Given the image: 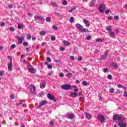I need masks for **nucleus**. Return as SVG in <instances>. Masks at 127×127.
<instances>
[{"label":"nucleus","mask_w":127,"mask_h":127,"mask_svg":"<svg viewBox=\"0 0 127 127\" xmlns=\"http://www.w3.org/2000/svg\"><path fill=\"white\" fill-rule=\"evenodd\" d=\"M76 27L78 29L80 32H82L84 33L85 32H89V30L83 27V26L81 25V24L77 23L75 25Z\"/></svg>","instance_id":"f257e3e1"},{"label":"nucleus","mask_w":127,"mask_h":127,"mask_svg":"<svg viewBox=\"0 0 127 127\" xmlns=\"http://www.w3.org/2000/svg\"><path fill=\"white\" fill-rule=\"evenodd\" d=\"M61 88L63 90H72V86L69 84H64L61 86Z\"/></svg>","instance_id":"f03ea898"},{"label":"nucleus","mask_w":127,"mask_h":127,"mask_svg":"<svg viewBox=\"0 0 127 127\" xmlns=\"http://www.w3.org/2000/svg\"><path fill=\"white\" fill-rule=\"evenodd\" d=\"M106 5L105 4H101L99 7V10L100 12H101V13H103L105 12V10L106 9Z\"/></svg>","instance_id":"7ed1b4c3"},{"label":"nucleus","mask_w":127,"mask_h":127,"mask_svg":"<svg viewBox=\"0 0 127 127\" xmlns=\"http://www.w3.org/2000/svg\"><path fill=\"white\" fill-rule=\"evenodd\" d=\"M47 97L49 100H51V101H54V102H57V100H56V98H55L54 96L49 93L48 94Z\"/></svg>","instance_id":"20e7f679"},{"label":"nucleus","mask_w":127,"mask_h":127,"mask_svg":"<svg viewBox=\"0 0 127 127\" xmlns=\"http://www.w3.org/2000/svg\"><path fill=\"white\" fill-rule=\"evenodd\" d=\"M15 38L17 39V40L19 42V44H22V41L24 40V37H19V36H16Z\"/></svg>","instance_id":"39448f33"},{"label":"nucleus","mask_w":127,"mask_h":127,"mask_svg":"<svg viewBox=\"0 0 127 127\" xmlns=\"http://www.w3.org/2000/svg\"><path fill=\"white\" fill-rule=\"evenodd\" d=\"M113 121H121V115L119 114L114 115L113 117Z\"/></svg>","instance_id":"423d86ee"},{"label":"nucleus","mask_w":127,"mask_h":127,"mask_svg":"<svg viewBox=\"0 0 127 127\" xmlns=\"http://www.w3.org/2000/svg\"><path fill=\"white\" fill-rule=\"evenodd\" d=\"M29 89L32 94H35V90H36V88L34 85L31 84V87H29Z\"/></svg>","instance_id":"0eeeda50"},{"label":"nucleus","mask_w":127,"mask_h":127,"mask_svg":"<svg viewBox=\"0 0 127 127\" xmlns=\"http://www.w3.org/2000/svg\"><path fill=\"white\" fill-rule=\"evenodd\" d=\"M97 119L101 123H105V117L103 115H98Z\"/></svg>","instance_id":"6e6552de"},{"label":"nucleus","mask_w":127,"mask_h":127,"mask_svg":"<svg viewBox=\"0 0 127 127\" xmlns=\"http://www.w3.org/2000/svg\"><path fill=\"white\" fill-rule=\"evenodd\" d=\"M27 69H28L29 72L32 74H35V73H36L35 69L30 68V66L29 65H27Z\"/></svg>","instance_id":"1a4fd4ad"},{"label":"nucleus","mask_w":127,"mask_h":127,"mask_svg":"<svg viewBox=\"0 0 127 127\" xmlns=\"http://www.w3.org/2000/svg\"><path fill=\"white\" fill-rule=\"evenodd\" d=\"M108 53H109V51H105L104 54L102 56H101V57H100V59H101V60L106 59V58H107V57H108Z\"/></svg>","instance_id":"9d476101"},{"label":"nucleus","mask_w":127,"mask_h":127,"mask_svg":"<svg viewBox=\"0 0 127 127\" xmlns=\"http://www.w3.org/2000/svg\"><path fill=\"white\" fill-rule=\"evenodd\" d=\"M8 71H12V61L10 60V63L7 64Z\"/></svg>","instance_id":"9b49d317"},{"label":"nucleus","mask_w":127,"mask_h":127,"mask_svg":"<svg viewBox=\"0 0 127 127\" xmlns=\"http://www.w3.org/2000/svg\"><path fill=\"white\" fill-rule=\"evenodd\" d=\"M34 18L38 20H41V21H43L44 20V18L41 16L36 15L34 16Z\"/></svg>","instance_id":"f8f14e48"},{"label":"nucleus","mask_w":127,"mask_h":127,"mask_svg":"<svg viewBox=\"0 0 127 127\" xmlns=\"http://www.w3.org/2000/svg\"><path fill=\"white\" fill-rule=\"evenodd\" d=\"M83 22H84V23L85 24V26H86L87 27L91 25L89 20H86L85 19H84L83 20Z\"/></svg>","instance_id":"ddd939ff"},{"label":"nucleus","mask_w":127,"mask_h":127,"mask_svg":"<svg viewBox=\"0 0 127 127\" xmlns=\"http://www.w3.org/2000/svg\"><path fill=\"white\" fill-rule=\"evenodd\" d=\"M48 103V102L46 100L42 101L39 104V108H41V107H42V106H44V105H46V104H47Z\"/></svg>","instance_id":"4468645a"},{"label":"nucleus","mask_w":127,"mask_h":127,"mask_svg":"<svg viewBox=\"0 0 127 127\" xmlns=\"http://www.w3.org/2000/svg\"><path fill=\"white\" fill-rule=\"evenodd\" d=\"M118 126L120 127H127V124L124 123L123 121H121L118 123Z\"/></svg>","instance_id":"2eb2a0df"},{"label":"nucleus","mask_w":127,"mask_h":127,"mask_svg":"<svg viewBox=\"0 0 127 127\" xmlns=\"http://www.w3.org/2000/svg\"><path fill=\"white\" fill-rule=\"evenodd\" d=\"M78 96H79L78 93H77L76 92L70 93V97H72V98H76V97H78Z\"/></svg>","instance_id":"dca6fc26"},{"label":"nucleus","mask_w":127,"mask_h":127,"mask_svg":"<svg viewBox=\"0 0 127 127\" xmlns=\"http://www.w3.org/2000/svg\"><path fill=\"white\" fill-rule=\"evenodd\" d=\"M74 118H75L74 114H70L67 115V119H69V120H73Z\"/></svg>","instance_id":"f3484780"},{"label":"nucleus","mask_w":127,"mask_h":127,"mask_svg":"<svg viewBox=\"0 0 127 127\" xmlns=\"http://www.w3.org/2000/svg\"><path fill=\"white\" fill-rule=\"evenodd\" d=\"M109 33L110 37H112V38H116V34H115L114 32L111 31Z\"/></svg>","instance_id":"a211bd4d"},{"label":"nucleus","mask_w":127,"mask_h":127,"mask_svg":"<svg viewBox=\"0 0 127 127\" xmlns=\"http://www.w3.org/2000/svg\"><path fill=\"white\" fill-rule=\"evenodd\" d=\"M46 86V83H45V82H43L40 83V88H41V89H44Z\"/></svg>","instance_id":"6ab92c4d"},{"label":"nucleus","mask_w":127,"mask_h":127,"mask_svg":"<svg viewBox=\"0 0 127 127\" xmlns=\"http://www.w3.org/2000/svg\"><path fill=\"white\" fill-rule=\"evenodd\" d=\"M86 117L88 120H91L92 119V115L88 113H85Z\"/></svg>","instance_id":"aec40b11"},{"label":"nucleus","mask_w":127,"mask_h":127,"mask_svg":"<svg viewBox=\"0 0 127 127\" xmlns=\"http://www.w3.org/2000/svg\"><path fill=\"white\" fill-rule=\"evenodd\" d=\"M111 66L112 67H113L114 69H119V66L114 63L111 64Z\"/></svg>","instance_id":"412c9836"},{"label":"nucleus","mask_w":127,"mask_h":127,"mask_svg":"<svg viewBox=\"0 0 127 127\" xmlns=\"http://www.w3.org/2000/svg\"><path fill=\"white\" fill-rule=\"evenodd\" d=\"M25 100H20L19 101V103L16 104V106H20V105H22V104H25Z\"/></svg>","instance_id":"4be33fe9"},{"label":"nucleus","mask_w":127,"mask_h":127,"mask_svg":"<svg viewBox=\"0 0 127 127\" xmlns=\"http://www.w3.org/2000/svg\"><path fill=\"white\" fill-rule=\"evenodd\" d=\"M24 27H25V25L20 24L19 23L18 24V29H21L22 28H24Z\"/></svg>","instance_id":"5701e85b"},{"label":"nucleus","mask_w":127,"mask_h":127,"mask_svg":"<svg viewBox=\"0 0 127 127\" xmlns=\"http://www.w3.org/2000/svg\"><path fill=\"white\" fill-rule=\"evenodd\" d=\"M112 28H113V27H112L111 26H107L106 27V30H107L109 33L111 32H112Z\"/></svg>","instance_id":"b1692460"},{"label":"nucleus","mask_w":127,"mask_h":127,"mask_svg":"<svg viewBox=\"0 0 127 127\" xmlns=\"http://www.w3.org/2000/svg\"><path fill=\"white\" fill-rule=\"evenodd\" d=\"M95 3H96V1L95 0H92L89 4V6H93Z\"/></svg>","instance_id":"393cba45"},{"label":"nucleus","mask_w":127,"mask_h":127,"mask_svg":"<svg viewBox=\"0 0 127 127\" xmlns=\"http://www.w3.org/2000/svg\"><path fill=\"white\" fill-rule=\"evenodd\" d=\"M64 44L66 46H69V45L70 44H71L70 43V42H68V41H64Z\"/></svg>","instance_id":"a878e982"},{"label":"nucleus","mask_w":127,"mask_h":127,"mask_svg":"<svg viewBox=\"0 0 127 127\" xmlns=\"http://www.w3.org/2000/svg\"><path fill=\"white\" fill-rule=\"evenodd\" d=\"M104 39L98 38L96 40V42H103L104 41Z\"/></svg>","instance_id":"bb28decb"},{"label":"nucleus","mask_w":127,"mask_h":127,"mask_svg":"<svg viewBox=\"0 0 127 127\" xmlns=\"http://www.w3.org/2000/svg\"><path fill=\"white\" fill-rule=\"evenodd\" d=\"M45 34H46V32L45 31H41V32H40V35L44 36L45 35Z\"/></svg>","instance_id":"cd10ccee"},{"label":"nucleus","mask_w":127,"mask_h":127,"mask_svg":"<svg viewBox=\"0 0 127 127\" xmlns=\"http://www.w3.org/2000/svg\"><path fill=\"white\" fill-rule=\"evenodd\" d=\"M46 20L47 22H50V21H51V17H47L46 18Z\"/></svg>","instance_id":"c85d7f7f"},{"label":"nucleus","mask_w":127,"mask_h":127,"mask_svg":"<svg viewBox=\"0 0 127 127\" xmlns=\"http://www.w3.org/2000/svg\"><path fill=\"white\" fill-rule=\"evenodd\" d=\"M123 96L125 98H127V90H124Z\"/></svg>","instance_id":"c756f323"},{"label":"nucleus","mask_w":127,"mask_h":127,"mask_svg":"<svg viewBox=\"0 0 127 127\" xmlns=\"http://www.w3.org/2000/svg\"><path fill=\"white\" fill-rule=\"evenodd\" d=\"M73 88H75L74 89V92L76 93V92H78V91H79V89H78V88H77V86L73 85Z\"/></svg>","instance_id":"7c9ffc66"},{"label":"nucleus","mask_w":127,"mask_h":127,"mask_svg":"<svg viewBox=\"0 0 127 127\" xmlns=\"http://www.w3.org/2000/svg\"><path fill=\"white\" fill-rule=\"evenodd\" d=\"M107 78L109 80H112V79H113V76H112V75L111 74H108L107 76Z\"/></svg>","instance_id":"2f4dec72"},{"label":"nucleus","mask_w":127,"mask_h":127,"mask_svg":"<svg viewBox=\"0 0 127 127\" xmlns=\"http://www.w3.org/2000/svg\"><path fill=\"white\" fill-rule=\"evenodd\" d=\"M86 40H91V39H92V36H91L90 35H89L86 37Z\"/></svg>","instance_id":"473e14b6"},{"label":"nucleus","mask_w":127,"mask_h":127,"mask_svg":"<svg viewBox=\"0 0 127 127\" xmlns=\"http://www.w3.org/2000/svg\"><path fill=\"white\" fill-rule=\"evenodd\" d=\"M23 45L25 47L28 46V43L27 42H24L23 43Z\"/></svg>","instance_id":"72a5a7b5"},{"label":"nucleus","mask_w":127,"mask_h":127,"mask_svg":"<svg viewBox=\"0 0 127 127\" xmlns=\"http://www.w3.org/2000/svg\"><path fill=\"white\" fill-rule=\"evenodd\" d=\"M76 7H73L71 8L70 10H69V12H72V11H74L76 9Z\"/></svg>","instance_id":"f704fd0d"},{"label":"nucleus","mask_w":127,"mask_h":127,"mask_svg":"<svg viewBox=\"0 0 127 127\" xmlns=\"http://www.w3.org/2000/svg\"><path fill=\"white\" fill-rule=\"evenodd\" d=\"M74 21V17H71L69 18V22H70L71 23H72V22H73Z\"/></svg>","instance_id":"c9c22d12"},{"label":"nucleus","mask_w":127,"mask_h":127,"mask_svg":"<svg viewBox=\"0 0 127 127\" xmlns=\"http://www.w3.org/2000/svg\"><path fill=\"white\" fill-rule=\"evenodd\" d=\"M126 120V118L125 117H123V116L121 115V119L120 121H121V122H124Z\"/></svg>","instance_id":"e433bc0d"},{"label":"nucleus","mask_w":127,"mask_h":127,"mask_svg":"<svg viewBox=\"0 0 127 127\" xmlns=\"http://www.w3.org/2000/svg\"><path fill=\"white\" fill-rule=\"evenodd\" d=\"M82 83L83 84V86H87L88 85V82L86 81H83L82 82Z\"/></svg>","instance_id":"4c0bfd02"},{"label":"nucleus","mask_w":127,"mask_h":127,"mask_svg":"<svg viewBox=\"0 0 127 127\" xmlns=\"http://www.w3.org/2000/svg\"><path fill=\"white\" fill-rule=\"evenodd\" d=\"M56 39V38L54 36H51V40H52V41H55Z\"/></svg>","instance_id":"58836bf2"},{"label":"nucleus","mask_w":127,"mask_h":127,"mask_svg":"<svg viewBox=\"0 0 127 127\" xmlns=\"http://www.w3.org/2000/svg\"><path fill=\"white\" fill-rule=\"evenodd\" d=\"M4 75V71H0V76H3Z\"/></svg>","instance_id":"ea45409f"},{"label":"nucleus","mask_w":127,"mask_h":127,"mask_svg":"<svg viewBox=\"0 0 127 127\" xmlns=\"http://www.w3.org/2000/svg\"><path fill=\"white\" fill-rule=\"evenodd\" d=\"M77 60L78 61L80 62L83 60V58H82V57H78V58H77Z\"/></svg>","instance_id":"a19ab883"},{"label":"nucleus","mask_w":127,"mask_h":127,"mask_svg":"<svg viewBox=\"0 0 127 127\" xmlns=\"http://www.w3.org/2000/svg\"><path fill=\"white\" fill-rule=\"evenodd\" d=\"M52 5L54 7H55V6H58V5H57V4H56L55 3H53V2H52Z\"/></svg>","instance_id":"79ce46f5"},{"label":"nucleus","mask_w":127,"mask_h":127,"mask_svg":"<svg viewBox=\"0 0 127 127\" xmlns=\"http://www.w3.org/2000/svg\"><path fill=\"white\" fill-rule=\"evenodd\" d=\"M60 51H65V48L61 47L60 48Z\"/></svg>","instance_id":"37998d69"},{"label":"nucleus","mask_w":127,"mask_h":127,"mask_svg":"<svg viewBox=\"0 0 127 127\" xmlns=\"http://www.w3.org/2000/svg\"><path fill=\"white\" fill-rule=\"evenodd\" d=\"M70 60H71V61H74L75 60V57L73 56H70Z\"/></svg>","instance_id":"c03bdc74"},{"label":"nucleus","mask_w":127,"mask_h":127,"mask_svg":"<svg viewBox=\"0 0 127 127\" xmlns=\"http://www.w3.org/2000/svg\"><path fill=\"white\" fill-rule=\"evenodd\" d=\"M109 69L107 68H104V73H108Z\"/></svg>","instance_id":"a18cd8bd"},{"label":"nucleus","mask_w":127,"mask_h":127,"mask_svg":"<svg viewBox=\"0 0 127 127\" xmlns=\"http://www.w3.org/2000/svg\"><path fill=\"white\" fill-rule=\"evenodd\" d=\"M53 73V71L52 70L48 73V76H51L52 74Z\"/></svg>","instance_id":"49530a36"},{"label":"nucleus","mask_w":127,"mask_h":127,"mask_svg":"<svg viewBox=\"0 0 127 127\" xmlns=\"http://www.w3.org/2000/svg\"><path fill=\"white\" fill-rule=\"evenodd\" d=\"M47 61H48V62H51V58H50L49 57H48L47 58Z\"/></svg>","instance_id":"de8ad7c7"},{"label":"nucleus","mask_w":127,"mask_h":127,"mask_svg":"<svg viewBox=\"0 0 127 127\" xmlns=\"http://www.w3.org/2000/svg\"><path fill=\"white\" fill-rule=\"evenodd\" d=\"M58 28V27H57V26L54 25L53 26V29H55V30H57Z\"/></svg>","instance_id":"09e8293b"},{"label":"nucleus","mask_w":127,"mask_h":127,"mask_svg":"<svg viewBox=\"0 0 127 127\" xmlns=\"http://www.w3.org/2000/svg\"><path fill=\"white\" fill-rule=\"evenodd\" d=\"M55 15H57V16H60V13L55 12Z\"/></svg>","instance_id":"8fccbe9b"},{"label":"nucleus","mask_w":127,"mask_h":127,"mask_svg":"<svg viewBox=\"0 0 127 127\" xmlns=\"http://www.w3.org/2000/svg\"><path fill=\"white\" fill-rule=\"evenodd\" d=\"M27 39L28 40H30L31 39V35H29L27 37Z\"/></svg>","instance_id":"3c124183"},{"label":"nucleus","mask_w":127,"mask_h":127,"mask_svg":"<svg viewBox=\"0 0 127 127\" xmlns=\"http://www.w3.org/2000/svg\"><path fill=\"white\" fill-rule=\"evenodd\" d=\"M50 126H51V127H53L54 126V122H53V121H51L50 122Z\"/></svg>","instance_id":"603ef678"},{"label":"nucleus","mask_w":127,"mask_h":127,"mask_svg":"<svg viewBox=\"0 0 127 127\" xmlns=\"http://www.w3.org/2000/svg\"><path fill=\"white\" fill-rule=\"evenodd\" d=\"M110 93H114L115 92V89L111 88L110 90Z\"/></svg>","instance_id":"864d4df0"},{"label":"nucleus","mask_w":127,"mask_h":127,"mask_svg":"<svg viewBox=\"0 0 127 127\" xmlns=\"http://www.w3.org/2000/svg\"><path fill=\"white\" fill-rule=\"evenodd\" d=\"M8 7H9V8H12V7H13V6L11 4H9L8 5Z\"/></svg>","instance_id":"5fc2aeb1"},{"label":"nucleus","mask_w":127,"mask_h":127,"mask_svg":"<svg viewBox=\"0 0 127 127\" xmlns=\"http://www.w3.org/2000/svg\"><path fill=\"white\" fill-rule=\"evenodd\" d=\"M4 25H5V23L3 22H1L0 23V26L2 27V26H4Z\"/></svg>","instance_id":"6e6d98bb"},{"label":"nucleus","mask_w":127,"mask_h":127,"mask_svg":"<svg viewBox=\"0 0 127 127\" xmlns=\"http://www.w3.org/2000/svg\"><path fill=\"white\" fill-rule=\"evenodd\" d=\"M15 47H16L15 44H12L11 46V48H12V49H14V48H15Z\"/></svg>","instance_id":"4d7b16f0"},{"label":"nucleus","mask_w":127,"mask_h":127,"mask_svg":"<svg viewBox=\"0 0 127 127\" xmlns=\"http://www.w3.org/2000/svg\"><path fill=\"white\" fill-rule=\"evenodd\" d=\"M9 29H10V31H12V32L14 31V28H13L12 27H10L9 28Z\"/></svg>","instance_id":"13d9d810"},{"label":"nucleus","mask_w":127,"mask_h":127,"mask_svg":"<svg viewBox=\"0 0 127 127\" xmlns=\"http://www.w3.org/2000/svg\"><path fill=\"white\" fill-rule=\"evenodd\" d=\"M63 4L64 5H67V1L64 0V1L63 2Z\"/></svg>","instance_id":"bf43d9fd"},{"label":"nucleus","mask_w":127,"mask_h":127,"mask_svg":"<svg viewBox=\"0 0 127 127\" xmlns=\"http://www.w3.org/2000/svg\"><path fill=\"white\" fill-rule=\"evenodd\" d=\"M117 86L118 88H123L124 87V85H123V84H118Z\"/></svg>","instance_id":"052dcab7"},{"label":"nucleus","mask_w":127,"mask_h":127,"mask_svg":"<svg viewBox=\"0 0 127 127\" xmlns=\"http://www.w3.org/2000/svg\"><path fill=\"white\" fill-rule=\"evenodd\" d=\"M105 13L106 14H109V13H110V10L109 9H107L105 11Z\"/></svg>","instance_id":"680f3d73"},{"label":"nucleus","mask_w":127,"mask_h":127,"mask_svg":"<svg viewBox=\"0 0 127 127\" xmlns=\"http://www.w3.org/2000/svg\"><path fill=\"white\" fill-rule=\"evenodd\" d=\"M48 68L49 69H52V65H51V64H48Z\"/></svg>","instance_id":"e2e57ef3"},{"label":"nucleus","mask_w":127,"mask_h":127,"mask_svg":"<svg viewBox=\"0 0 127 127\" xmlns=\"http://www.w3.org/2000/svg\"><path fill=\"white\" fill-rule=\"evenodd\" d=\"M66 76L67 77H71V76H72V73H68L66 74Z\"/></svg>","instance_id":"0e129e2a"},{"label":"nucleus","mask_w":127,"mask_h":127,"mask_svg":"<svg viewBox=\"0 0 127 127\" xmlns=\"http://www.w3.org/2000/svg\"><path fill=\"white\" fill-rule=\"evenodd\" d=\"M7 58H8V59H9L10 62V60H11V61H12V58H11V57L8 56L7 57Z\"/></svg>","instance_id":"69168bd1"},{"label":"nucleus","mask_w":127,"mask_h":127,"mask_svg":"<svg viewBox=\"0 0 127 127\" xmlns=\"http://www.w3.org/2000/svg\"><path fill=\"white\" fill-rule=\"evenodd\" d=\"M119 17L118 16H114V19H116V20H118L119 19Z\"/></svg>","instance_id":"338daca9"},{"label":"nucleus","mask_w":127,"mask_h":127,"mask_svg":"<svg viewBox=\"0 0 127 127\" xmlns=\"http://www.w3.org/2000/svg\"><path fill=\"white\" fill-rule=\"evenodd\" d=\"M60 77H64V74L61 73L60 74Z\"/></svg>","instance_id":"774afa93"}]
</instances>
